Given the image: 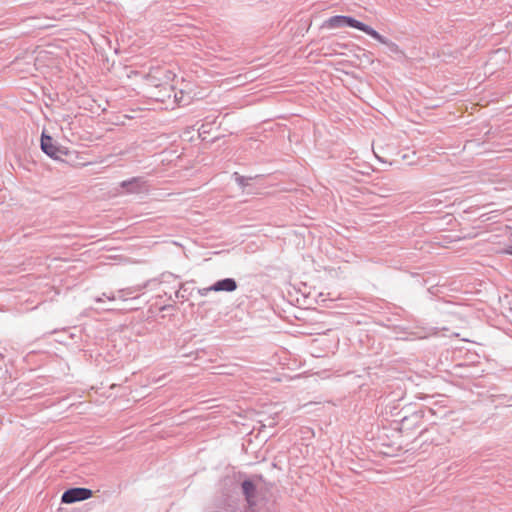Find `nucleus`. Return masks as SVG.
<instances>
[{
  "label": "nucleus",
  "instance_id": "1",
  "mask_svg": "<svg viewBox=\"0 0 512 512\" xmlns=\"http://www.w3.org/2000/svg\"><path fill=\"white\" fill-rule=\"evenodd\" d=\"M323 27L328 28V29L350 27V28L358 29L364 33H370V30H371V26L355 19L352 16H345V15H335V16L328 18L323 23Z\"/></svg>",
  "mask_w": 512,
  "mask_h": 512
},
{
  "label": "nucleus",
  "instance_id": "2",
  "mask_svg": "<svg viewBox=\"0 0 512 512\" xmlns=\"http://www.w3.org/2000/svg\"><path fill=\"white\" fill-rule=\"evenodd\" d=\"M40 147L41 150L50 158L59 160L62 158L63 155H66L67 153L63 150L62 147L57 145L54 141V139L46 134L45 132H42L41 140H40Z\"/></svg>",
  "mask_w": 512,
  "mask_h": 512
},
{
  "label": "nucleus",
  "instance_id": "3",
  "mask_svg": "<svg viewBox=\"0 0 512 512\" xmlns=\"http://www.w3.org/2000/svg\"><path fill=\"white\" fill-rule=\"evenodd\" d=\"M93 496V492L89 488L72 487L65 490L61 496V502L65 504H72L79 501H84Z\"/></svg>",
  "mask_w": 512,
  "mask_h": 512
},
{
  "label": "nucleus",
  "instance_id": "4",
  "mask_svg": "<svg viewBox=\"0 0 512 512\" xmlns=\"http://www.w3.org/2000/svg\"><path fill=\"white\" fill-rule=\"evenodd\" d=\"M120 187L129 194H138L146 190V181L143 177H132L120 183Z\"/></svg>",
  "mask_w": 512,
  "mask_h": 512
},
{
  "label": "nucleus",
  "instance_id": "5",
  "mask_svg": "<svg viewBox=\"0 0 512 512\" xmlns=\"http://www.w3.org/2000/svg\"><path fill=\"white\" fill-rule=\"evenodd\" d=\"M241 489L247 505L250 508L255 507L257 505V487L255 483L251 479H245L241 483Z\"/></svg>",
  "mask_w": 512,
  "mask_h": 512
},
{
  "label": "nucleus",
  "instance_id": "6",
  "mask_svg": "<svg viewBox=\"0 0 512 512\" xmlns=\"http://www.w3.org/2000/svg\"><path fill=\"white\" fill-rule=\"evenodd\" d=\"M238 284L234 278H224L214 282L210 289L214 292H233L237 289Z\"/></svg>",
  "mask_w": 512,
  "mask_h": 512
},
{
  "label": "nucleus",
  "instance_id": "7",
  "mask_svg": "<svg viewBox=\"0 0 512 512\" xmlns=\"http://www.w3.org/2000/svg\"><path fill=\"white\" fill-rule=\"evenodd\" d=\"M366 34L371 36L373 39L377 40L381 44L386 45L388 50L391 53H395V54L402 53L399 46L395 42H392L391 40L387 39L386 37L381 35L379 32H377L374 28L371 27L370 33H366Z\"/></svg>",
  "mask_w": 512,
  "mask_h": 512
},
{
  "label": "nucleus",
  "instance_id": "8",
  "mask_svg": "<svg viewBox=\"0 0 512 512\" xmlns=\"http://www.w3.org/2000/svg\"><path fill=\"white\" fill-rule=\"evenodd\" d=\"M422 419V411H416L410 416H405L401 420V430H409L417 427Z\"/></svg>",
  "mask_w": 512,
  "mask_h": 512
},
{
  "label": "nucleus",
  "instance_id": "9",
  "mask_svg": "<svg viewBox=\"0 0 512 512\" xmlns=\"http://www.w3.org/2000/svg\"><path fill=\"white\" fill-rule=\"evenodd\" d=\"M144 287H146V285L144 286H136V287H129V288H125V289H120L118 290V298L122 301H126L129 299V297L135 293V292H138V291H141Z\"/></svg>",
  "mask_w": 512,
  "mask_h": 512
},
{
  "label": "nucleus",
  "instance_id": "10",
  "mask_svg": "<svg viewBox=\"0 0 512 512\" xmlns=\"http://www.w3.org/2000/svg\"><path fill=\"white\" fill-rule=\"evenodd\" d=\"M234 177H235L236 183L241 188H244L245 186L249 185V182L252 180L251 177H245V176L239 175L237 172L234 173Z\"/></svg>",
  "mask_w": 512,
  "mask_h": 512
},
{
  "label": "nucleus",
  "instance_id": "11",
  "mask_svg": "<svg viewBox=\"0 0 512 512\" xmlns=\"http://www.w3.org/2000/svg\"><path fill=\"white\" fill-rule=\"evenodd\" d=\"M186 292H187V289L184 287V285L182 284L179 288L178 291L175 292V296L176 298L178 299H183V300H186L187 297H186Z\"/></svg>",
  "mask_w": 512,
  "mask_h": 512
},
{
  "label": "nucleus",
  "instance_id": "12",
  "mask_svg": "<svg viewBox=\"0 0 512 512\" xmlns=\"http://www.w3.org/2000/svg\"><path fill=\"white\" fill-rule=\"evenodd\" d=\"M104 298L108 299L109 301H113L116 299V296L114 293H103L102 296L95 298V301L99 303L102 302Z\"/></svg>",
  "mask_w": 512,
  "mask_h": 512
},
{
  "label": "nucleus",
  "instance_id": "13",
  "mask_svg": "<svg viewBox=\"0 0 512 512\" xmlns=\"http://www.w3.org/2000/svg\"><path fill=\"white\" fill-rule=\"evenodd\" d=\"M211 291H213V289H210V286H209V287L200 289L199 293L201 296H206Z\"/></svg>",
  "mask_w": 512,
  "mask_h": 512
},
{
  "label": "nucleus",
  "instance_id": "14",
  "mask_svg": "<svg viewBox=\"0 0 512 512\" xmlns=\"http://www.w3.org/2000/svg\"><path fill=\"white\" fill-rule=\"evenodd\" d=\"M504 253L509 254V255H512V245L508 246V247L504 250Z\"/></svg>",
  "mask_w": 512,
  "mask_h": 512
}]
</instances>
